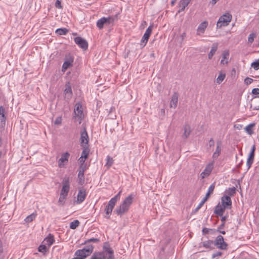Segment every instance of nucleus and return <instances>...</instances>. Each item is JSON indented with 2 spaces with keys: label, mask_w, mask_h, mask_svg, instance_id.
I'll list each match as a JSON object with an SVG mask.
<instances>
[{
  "label": "nucleus",
  "mask_w": 259,
  "mask_h": 259,
  "mask_svg": "<svg viewBox=\"0 0 259 259\" xmlns=\"http://www.w3.org/2000/svg\"><path fill=\"white\" fill-rule=\"evenodd\" d=\"M134 199V195L131 194L126 197L122 203L120 205V206L116 208L114 210V212H115L117 215L121 216L124 213L128 211L130 205L132 204Z\"/></svg>",
  "instance_id": "f257e3e1"
},
{
  "label": "nucleus",
  "mask_w": 259,
  "mask_h": 259,
  "mask_svg": "<svg viewBox=\"0 0 259 259\" xmlns=\"http://www.w3.org/2000/svg\"><path fill=\"white\" fill-rule=\"evenodd\" d=\"M116 19V17H102L97 21V26L99 29H102L104 25L109 26L111 24L112 25Z\"/></svg>",
  "instance_id": "f03ea898"
},
{
  "label": "nucleus",
  "mask_w": 259,
  "mask_h": 259,
  "mask_svg": "<svg viewBox=\"0 0 259 259\" xmlns=\"http://www.w3.org/2000/svg\"><path fill=\"white\" fill-rule=\"evenodd\" d=\"M93 249L94 246L92 245H88L82 249L76 250L75 252V255L84 259L93 252Z\"/></svg>",
  "instance_id": "7ed1b4c3"
},
{
  "label": "nucleus",
  "mask_w": 259,
  "mask_h": 259,
  "mask_svg": "<svg viewBox=\"0 0 259 259\" xmlns=\"http://www.w3.org/2000/svg\"><path fill=\"white\" fill-rule=\"evenodd\" d=\"M232 16L231 14L229 13L224 14L220 17L217 22V27L220 28L222 26H226L228 25L232 20Z\"/></svg>",
  "instance_id": "20e7f679"
},
{
  "label": "nucleus",
  "mask_w": 259,
  "mask_h": 259,
  "mask_svg": "<svg viewBox=\"0 0 259 259\" xmlns=\"http://www.w3.org/2000/svg\"><path fill=\"white\" fill-rule=\"evenodd\" d=\"M214 242V245L218 248L222 250H226L227 249L228 244L225 242L224 237L222 235H219L217 237Z\"/></svg>",
  "instance_id": "39448f33"
},
{
  "label": "nucleus",
  "mask_w": 259,
  "mask_h": 259,
  "mask_svg": "<svg viewBox=\"0 0 259 259\" xmlns=\"http://www.w3.org/2000/svg\"><path fill=\"white\" fill-rule=\"evenodd\" d=\"M153 26L150 25L148 27V28L146 29V32H145L144 35L142 37V38L141 40L140 45L142 47H144L147 44L149 38L151 34Z\"/></svg>",
  "instance_id": "423d86ee"
},
{
  "label": "nucleus",
  "mask_w": 259,
  "mask_h": 259,
  "mask_svg": "<svg viewBox=\"0 0 259 259\" xmlns=\"http://www.w3.org/2000/svg\"><path fill=\"white\" fill-rule=\"evenodd\" d=\"M63 187L61 190L60 194L61 195L67 196L69 191L70 185L68 178H65L62 182Z\"/></svg>",
  "instance_id": "0eeeda50"
},
{
  "label": "nucleus",
  "mask_w": 259,
  "mask_h": 259,
  "mask_svg": "<svg viewBox=\"0 0 259 259\" xmlns=\"http://www.w3.org/2000/svg\"><path fill=\"white\" fill-rule=\"evenodd\" d=\"M74 41L80 48L83 50H87L88 48V43L84 38L80 36L74 38Z\"/></svg>",
  "instance_id": "6e6552de"
},
{
  "label": "nucleus",
  "mask_w": 259,
  "mask_h": 259,
  "mask_svg": "<svg viewBox=\"0 0 259 259\" xmlns=\"http://www.w3.org/2000/svg\"><path fill=\"white\" fill-rule=\"evenodd\" d=\"M74 61L73 57L71 56H68L65 58V61L63 64L62 67V71L65 72L68 68L71 67Z\"/></svg>",
  "instance_id": "1a4fd4ad"
},
{
  "label": "nucleus",
  "mask_w": 259,
  "mask_h": 259,
  "mask_svg": "<svg viewBox=\"0 0 259 259\" xmlns=\"http://www.w3.org/2000/svg\"><path fill=\"white\" fill-rule=\"evenodd\" d=\"M255 145H253L251 151L249 153V154L248 155V157L247 160L246 165L248 167V169L250 168L251 167L252 163L254 161V158L255 155Z\"/></svg>",
  "instance_id": "9d476101"
},
{
  "label": "nucleus",
  "mask_w": 259,
  "mask_h": 259,
  "mask_svg": "<svg viewBox=\"0 0 259 259\" xmlns=\"http://www.w3.org/2000/svg\"><path fill=\"white\" fill-rule=\"evenodd\" d=\"M7 119L6 112L5 108L3 106H0V125L4 128L6 125V120Z\"/></svg>",
  "instance_id": "9b49d317"
},
{
  "label": "nucleus",
  "mask_w": 259,
  "mask_h": 259,
  "mask_svg": "<svg viewBox=\"0 0 259 259\" xmlns=\"http://www.w3.org/2000/svg\"><path fill=\"white\" fill-rule=\"evenodd\" d=\"M80 143L81 146L86 145H88L89 136L87 130L85 128L82 130L80 133Z\"/></svg>",
  "instance_id": "f8f14e48"
},
{
  "label": "nucleus",
  "mask_w": 259,
  "mask_h": 259,
  "mask_svg": "<svg viewBox=\"0 0 259 259\" xmlns=\"http://www.w3.org/2000/svg\"><path fill=\"white\" fill-rule=\"evenodd\" d=\"M213 169V163H210L206 165L204 170L201 174V176L202 179H204L208 176Z\"/></svg>",
  "instance_id": "ddd939ff"
},
{
  "label": "nucleus",
  "mask_w": 259,
  "mask_h": 259,
  "mask_svg": "<svg viewBox=\"0 0 259 259\" xmlns=\"http://www.w3.org/2000/svg\"><path fill=\"white\" fill-rule=\"evenodd\" d=\"M222 205L226 208H229L232 205V201L229 196H224L221 199Z\"/></svg>",
  "instance_id": "4468645a"
},
{
  "label": "nucleus",
  "mask_w": 259,
  "mask_h": 259,
  "mask_svg": "<svg viewBox=\"0 0 259 259\" xmlns=\"http://www.w3.org/2000/svg\"><path fill=\"white\" fill-rule=\"evenodd\" d=\"M114 200H110L108 202V204L106 205V208L105 209V211L107 215H110L111 214L112 210L114 208V207L115 205V203L114 201Z\"/></svg>",
  "instance_id": "2eb2a0df"
},
{
  "label": "nucleus",
  "mask_w": 259,
  "mask_h": 259,
  "mask_svg": "<svg viewBox=\"0 0 259 259\" xmlns=\"http://www.w3.org/2000/svg\"><path fill=\"white\" fill-rule=\"evenodd\" d=\"M207 26L208 22L206 21H205L200 23L197 30V34L200 35L201 34L203 33Z\"/></svg>",
  "instance_id": "dca6fc26"
},
{
  "label": "nucleus",
  "mask_w": 259,
  "mask_h": 259,
  "mask_svg": "<svg viewBox=\"0 0 259 259\" xmlns=\"http://www.w3.org/2000/svg\"><path fill=\"white\" fill-rule=\"evenodd\" d=\"M179 94L177 93H175L172 97L170 102V107L175 109L177 106L178 101Z\"/></svg>",
  "instance_id": "f3484780"
},
{
  "label": "nucleus",
  "mask_w": 259,
  "mask_h": 259,
  "mask_svg": "<svg viewBox=\"0 0 259 259\" xmlns=\"http://www.w3.org/2000/svg\"><path fill=\"white\" fill-rule=\"evenodd\" d=\"M86 197L85 191L84 189L80 190L77 194V202L79 203L84 201Z\"/></svg>",
  "instance_id": "a211bd4d"
},
{
  "label": "nucleus",
  "mask_w": 259,
  "mask_h": 259,
  "mask_svg": "<svg viewBox=\"0 0 259 259\" xmlns=\"http://www.w3.org/2000/svg\"><path fill=\"white\" fill-rule=\"evenodd\" d=\"M229 51L228 50H225L222 53V59L221 61L222 64H227L228 63V59L229 57Z\"/></svg>",
  "instance_id": "6ab92c4d"
},
{
  "label": "nucleus",
  "mask_w": 259,
  "mask_h": 259,
  "mask_svg": "<svg viewBox=\"0 0 259 259\" xmlns=\"http://www.w3.org/2000/svg\"><path fill=\"white\" fill-rule=\"evenodd\" d=\"M106 256L103 252H95L90 259H105Z\"/></svg>",
  "instance_id": "aec40b11"
},
{
  "label": "nucleus",
  "mask_w": 259,
  "mask_h": 259,
  "mask_svg": "<svg viewBox=\"0 0 259 259\" xmlns=\"http://www.w3.org/2000/svg\"><path fill=\"white\" fill-rule=\"evenodd\" d=\"M218 43H213L211 46V48L210 51L208 54V58L209 59H211L214 54L215 53L216 51L218 50Z\"/></svg>",
  "instance_id": "412c9836"
},
{
  "label": "nucleus",
  "mask_w": 259,
  "mask_h": 259,
  "mask_svg": "<svg viewBox=\"0 0 259 259\" xmlns=\"http://www.w3.org/2000/svg\"><path fill=\"white\" fill-rule=\"evenodd\" d=\"M69 156L70 154L67 152L62 154L58 161L59 166L60 167H62V163L64 162L65 161H68Z\"/></svg>",
  "instance_id": "4be33fe9"
},
{
  "label": "nucleus",
  "mask_w": 259,
  "mask_h": 259,
  "mask_svg": "<svg viewBox=\"0 0 259 259\" xmlns=\"http://www.w3.org/2000/svg\"><path fill=\"white\" fill-rule=\"evenodd\" d=\"M202 245L205 248L211 250L214 249V242L212 240H209L204 241L202 243Z\"/></svg>",
  "instance_id": "5701e85b"
},
{
  "label": "nucleus",
  "mask_w": 259,
  "mask_h": 259,
  "mask_svg": "<svg viewBox=\"0 0 259 259\" xmlns=\"http://www.w3.org/2000/svg\"><path fill=\"white\" fill-rule=\"evenodd\" d=\"M191 0H181L179 3L180 10L178 13L183 11L185 8L188 5Z\"/></svg>",
  "instance_id": "b1692460"
},
{
  "label": "nucleus",
  "mask_w": 259,
  "mask_h": 259,
  "mask_svg": "<svg viewBox=\"0 0 259 259\" xmlns=\"http://www.w3.org/2000/svg\"><path fill=\"white\" fill-rule=\"evenodd\" d=\"M184 133L183 137L185 139H187L190 135L191 132V129L189 124H185L184 126Z\"/></svg>",
  "instance_id": "393cba45"
},
{
  "label": "nucleus",
  "mask_w": 259,
  "mask_h": 259,
  "mask_svg": "<svg viewBox=\"0 0 259 259\" xmlns=\"http://www.w3.org/2000/svg\"><path fill=\"white\" fill-rule=\"evenodd\" d=\"M226 208L223 206H221V205H218L215 207V209L214 210V213L215 214L219 215V216L222 217V216H223Z\"/></svg>",
  "instance_id": "a878e982"
},
{
  "label": "nucleus",
  "mask_w": 259,
  "mask_h": 259,
  "mask_svg": "<svg viewBox=\"0 0 259 259\" xmlns=\"http://www.w3.org/2000/svg\"><path fill=\"white\" fill-rule=\"evenodd\" d=\"M81 146L83 147V150L81 153L80 157H83L84 159H87L88 158L89 152H90V149L89 148V146H88V145H83Z\"/></svg>",
  "instance_id": "bb28decb"
},
{
  "label": "nucleus",
  "mask_w": 259,
  "mask_h": 259,
  "mask_svg": "<svg viewBox=\"0 0 259 259\" xmlns=\"http://www.w3.org/2000/svg\"><path fill=\"white\" fill-rule=\"evenodd\" d=\"M74 113L77 116L80 117L82 114V110L81 105L78 103L75 105Z\"/></svg>",
  "instance_id": "cd10ccee"
},
{
  "label": "nucleus",
  "mask_w": 259,
  "mask_h": 259,
  "mask_svg": "<svg viewBox=\"0 0 259 259\" xmlns=\"http://www.w3.org/2000/svg\"><path fill=\"white\" fill-rule=\"evenodd\" d=\"M44 241L46 245L50 246L55 241L54 236L50 234L49 236L45 239Z\"/></svg>",
  "instance_id": "c85d7f7f"
},
{
  "label": "nucleus",
  "mask_w": 259,
  "mask_h": 259,
  "mask_svg": "<svg viewBox=\"0 0 259 259\" xmlns=\"http://www.w3.org/2000/svg\"><path fill=\"white\" fill-rule=\"evenodd\" d=\"M221 143H217V146L215 149V151L213 153L212 157L214 159H217L219 156L221 152V148L220 147Z\"/></svg>",
  "instance_id": "c756f323"
},
{
  "label": "nucleus",
  "mask_w": 259,
  "mask_h": 259,
  "mask_svg": "<svg viewBox=\"0 0 259 259\" xmlns=\"http://www.w3.org/2000/svg\"><path fill=\"white\" fill-rule=\"evenodd\" d=\"M255 126V123H250L245 127V131L249 134L252 135L253 133L252 128Z\"/></svg>",
  "instance_id": "7c9ffc66"
},
{
  "label": "nucleus",
  "mask_w": 259,
  "mask_h": 259,
  "mask_svg": "<svg viewBox=\"0 0 259 259\" xmlns=\"http://www.w3.org/2000/svg\"><path fill=\"white\" fill-rule=\"evenodd\" d=\"M68 30L67 29H66L65 28H62L57 29L56 30L55 32L58 35H65L68 32Z\"/></svg>",
  "instance_id": "2f4dec72"
},
{
  "label": "nucleus",
  "mask_w": 259,
  "mask_h": 259,
  "mask_svg": "<svg viewBox=\"0 0 259 259\" xmlns=\"http://www.w3.org/2000/svg\"><path fill=\"white\" fill-rule=\"evenodd\" d=\"M78 184L82 185L84 183V176L83 173L79 172L78 174Z\"/></svg>",
  "instance_id": "473e14b6"
},
{
  "label": "nucleus",
  "mask_w": 259,
  "mask_h": 259,
  "mask_svg": "<svg viewBox=\"0 0 259 259\" xmlns=\"http://www.w3.org/2000/svg\"><path fill=\"white\" fill-rule=\"evenodd\" d=\"M103 249L104 250L103 252H104L106 256L107 255V254H108V255L114 254L113 250L111 247H106L104 246L103 247Z\"/></svg>",
  "instance_id": "72a5a7b5"
},
{
  "label": "nucleus",
  "mask_w": 259,
  "mask_h": 259,
  "mask_svg": "<svg viewBox=\"0 0 259 259\" xmlns=\"http://www.w3.org/2000/svg\"><path fill=\"white\" fill-rule=\"evenodd\" d=\"M79 225V222L77 220H75L70 223V228L71 229H75Z\"/></svg>",
  "instance_id": "f704fd0d"
},
{
  "label": "nucleus",
  "mask_w": 259,
  "mask_h": 259,
  "mask_svg": "<svg viewBox=\"0 0 259 259\" xmlns=\"http://www.w3.org/2000/svg\"><path fill=\"white\" fill-rule=\"evenodd\" d=\"M226 74L225 73L221 72L217 78V82L219 84H220L224 80Z\"/></svg>",
  "instance_id": "c9c22d12"
},
{
  "label": "nucleus",
  "mask_w": 259,
  "mask_h": 259,
  "mask_svg": "<svg viewBox=\"0 0 259 259\" xmlns=\"http://www.w3.org/2000/svg\"><path fill=\"white\" fill-rule=\"evenodd\" d=\"M67 196L61 195L60 194V198L58 201V204L60 206H63L65 203V200Z\"/></svg>",
  "instance_id": "e433bc0d"
},
{
  "label": "nucleus",
  "mask_w": 259,
  "mask_h": 259,
  "mask_svg": "<svg viewBox=\"0 0 259 259\" xmlns=\"http://www.w3.org/2000/svg\"><path fill=\"white\" fill-rule=\"evenodd\" d=\"M36 215V214H35L34 213L30 214L25 219V222L26 223H30L32 222L35 219Z\"/></svg>",
  "instance_id": "4c0bfd02"
},
{
  "label": "nucleus",
  "mask_w": 259,
  "mask_h": 259,
  "mask_svg": "<svg viewBox=\"0 0 259 259\" xmlns=\"http://www.w3.org/2000/svg\"><path fill=\"white\" fill-rule=\"evenodd\" d=\"M256 35L254 33H251L249 34L248 37V43L251 44L253 41L254 39L256 37Z\"/></svg>",
  "instance_id": "58836bf2"
},
{
  "label": "nucleus",
  "mask_w": 259,
  "mask_h": 259,
  "mask_svg": "<svg viewBox=\"0 0 259 259\" xmlns=\"http://www.w3.org/2000/svg\"><path fill=\"white\" fill-rule=\"evenodd\" d=\"M100 241V239L98 238H92L85 240L82 244H87L90 242L98 243Z\"/></svg>",
  "instance_id": "ea45409f"
},
{
  "label": "nucleus",
  "mask_w": 259,
  "mask_h": 259,
  "mask_svg": "<svg viewBox=\"0 0 259 259\" xmlns=\"http://www.w3.org/2000/svg\"><path fill=\"white\" fill-rule=\"evenodd\" d=\"M251 66L254 68L255 70H257L259 69V59L252 62L251 64Z\"/></svg>",
  "instance_id": "a19ab883"
},
{
  "label": "nucleus",
  "mask_w": 259,
  "mask_h": 259,
  "mask_svg": "<svg viewBox=\"0 0 259 259\" xmlns=\"http://www.w3.org/2000/svg\"><path fill=\"white\" fill-rule=\"evenodd\" d=\"M113 158L109 156H107L106 165L108 166V167L111 166V165L113 164Z\"/></svg>",
  "instance_id": "79ce46f5"
},
{
  "label": "nucleus",
  "mask_w": 259,
  "mask_h": 259,
  "mask_svg": "<svg viewBox=\"0 0 259 259\" xmlns=\"http://www.w3.org/2000/svg\"><path fill=\"white\" fill-rule=\"evenodd\" d=\"M236 190V189L235 187L230 188L227 193L229 196H232L235 194Z\"/></svg>",
  "instance_id": "37998d69"
},
{
  "label": "nucleus",
  "mask_w": 259,
  "mask_h": 259,
  "mask_svg": "<svg viewBox=\"0 0 259 259\" xmlns=\"http://www.w3.org/2000/svg\"><path fill=\"white\" fill-rule=\"evenodd\" d=\"M47 247L46 245H40L38 247V251L40 252H46L47 251Z\"/></svg>",
  "instance_id": "c03bdc74"
},
{
  "label": "nucleus",
  "mask_w": 259,
  "mask_h": 259,
  "mask_svg": "<svg viewBox=\"0 0 259 259\" xmlns=\"http://www.w3.org/2000/svg\"><path fill=\"white\" fill-rule=\"evenodd\" d=\"M64 92L65 93V94H68V93L72 94V92L71 88V86L69 85V83H68V84H66V88L64 90Z\"/></svg>",
  "instance_id": "a18cd8bd"
},
{
  "label": "nucleus",
  "mask_w": 259,
  "mask_h": 259,
  "mask_svg": "<svg viewBox=\"0 0 259 259\" xmlns=\"http://www.w3.org/2000/svg\"><path fill=\"white\" fill-rule=\"evenodd\" d=\"M87 169V164L80 165L78 168V172L81 173H83Z\"/></svg>",
  "instance_id": "49530a36"
},
{
  "label": "nucleus",
  "mask_w": 259,
  "mask_h": 259,
  "mask_svg": "<svg viewBox=\"0 0 259 259\" xmlns=\"http://www.w3.org/2000/svg\"><path fill=\"white\" fill-rule=\"evenodd\" d=\"M214 188H215V184H214V183H213L209 186L208 191L206 194H208L209 195L212 194L214 191Z\"/></svg>",
  "instance_id": "de8ad7c7"
},
{
  "label": "nucleus",
  "mask_w": 259,
  "mask_h": 259,
  "mask_svg": "<svg viewBox=\"0 0 259 259\" xmlns=\"http://www.w3.org/2000/svg\"><path fill=\"white\" fill-rule=\"evenodd\" d=\"M253 80L249 77H246L244 79V82L246 85L251 84L253 82Z\"/></svg>",
  "instance_id": "09e8293b"
},
{
  "label": "nucleus",
  "mask_w": 259,
  "mask_h": 259,
  "mask_svg": "<svg viewBox=\"0 0 259 259\" xmlns=\"http://www.w3.org/2000/svg\"><path fill=\"white\" fill-rule=\"evenodd\" d=\"M121 193V191H119L118 192V193L116 195H115L114 197L110 199V200H114L113 202L116 203L117 201V199H118V197H119V196H120Z\"/></svg>",
  "instance_id": "8fccbe9b"
},
{
  "label": "nucleus",
  "mask_w": 259,
  "mask_h": 259,
  "mask_svg": "<svg viewBox=\"0 0 259 259\" xmlns=\"http://www.w3.org/2000/svg\"><path fill=\"white\" fill-rule=\"evenodd\" d=\"M62 122V118L61 117H58L55 122H54V123L55 124H56V125H59V124H60Z\"/></svg>",
  "instance_id": "3c124183"
},
{
  "label": "nucleus",
  "mask_w": 259,
  "mask_h": 259,
  "mask_svg": "<svg viewBox=\"0 0 259 259\" xmlns=\"http://www.w3.org/2000/svg\"><path fill=\"white\" fill-rule=\"evenodd\" d=\"M252 94L255 95H259V89L258 88H254L252 90Z\"/></svg>",
  "instance_id": "603ef678"
},
{
  "label": "nucleus",
  "mask_w": 259,
  "mask_h": 259,
  "mask_svg": "<svg viewBox=\"0 0 259 259\" xmlns=\"http://www.w3.org/2000/svg\"><path fill=\"white\" fill-rule=\"evenodd\" d=\"M55 7L58 8H61V3L60 0H57V1L55 3Z\"/></svg>",
  "instance_id": "864d4df0"
},
{
  "label": "nucleus",
  "mask_w": 259,
  "mask_h": 259,
  "mask_svg": "<svg viewBox=\"0 0 259 259\" xmlns=\"http://www.w3.org/2000/svg\"><path fill=\"white\" fill-rule=\"evenodd\" d=\"M86 159H84L83 157H80V158L78 159V162L80 163V165H83L85 164V160Z\"/></svg>",
  "instance_id": "5fc2aeb1"
},
{
  "label": "nucleus",
  "mask_w": 259,
  "mask_h": 259,
  "mask_svg": "<svg viewBox=\"0 0 259 259\" xmlns=\"http://www.w3.org/2000/svg\"><path fill=\"white\" fill-rule=\"evenodd\" d=\"M204 204V203H202V202L201 201L198 205V206L195 209L194 212H196L198 211L199 210V209Z\"/></svg>",
  "instance_id": "6e6d98bb"
},
{
  "label": "nucleus",
  "mask_w": 259,
  "mask_h": 259,
  "mask_svg": "<svg viewBox=\"0 0 259 259\" xmlns=\"http://www.w3.org/2000/svg\"><path fill=\"white\" fill-rule=\"evenodd\" d=\"M222 255V252L217 251L212 254V257L214 258L215 257L221 256Z\"/></svg>",
  "instance_id": "4d7b16f0"
},
{
  "label": "nucleus",
  "mask_w": 259,
  "mask_h": 259,
  "mask_svg": "<svg viewBox=\"0 0 259 259\" xmlns=\"http://www.w3.org/2000/svg\"><path fill=\"white\" fill-rule=\"evenodd\" d=\"M210 196V195H209L208 194H206L205 197L203 198V199L201 201L202 202V203H204L207 200V199L209 198Z\"/></svg>",
  "instance_id": "13d9d810"
},
{
  "label": "nucleus",
  "mask_w": 259,
  "mask_h": 259,
  "mask_svg": "<svg viewBox=\"0 0 259 259\" xmlns=\"http://www.w3.org/2000/svg\"><path fill=\"white\" fill-rule=\"evenodd\" d=\"M234 127L236 129L240 130L242 128V125L241 124H235Z\"/></svg>",
  "instance_id": "bf43d9fd"
},
{
  "label": "nucleus",
  "mask_w": 259,
  "mask_h": 259,
  "mask_svg": "<svg viewBox=\"0 0 259 259\" xmlns=\"http://www.w3.org/2000/svg\"><path fill=\"white\" fill-rule=\"evenodd\" d=\"M214 145V142L212 139H211L209 141V146L210 147L213 146Z\"/></svg>",
  "instance_id": "052dcab7"
},
{
  "label": "nucleus",
  "mask_w": 259,
  "mask_h": 259,
  "mask_svg": "<svg viewBox=\"0 0 259 259\" xmlns=\"http://www.w3.org/2000/svg\"><path fill=\"white\" fill-rule=\"evenodd\" d=\"M209 231V230L207 228H203L202 230V232L204 234H208Z\"/></svg>",
  "instance_id": "680f3d73"
},
{
  "label": "nucleus",
  "mask_w": 259,
  "mask_h": 259,
  "mask_svg": "<svg viewBox=\"0 0 259 259\" xmlns=\"http://www.w3.org/2000/svg\"><path fill=\"white\" fill-rule=\"evenodd\" d=\"M105 259H114V254L108 255V256L106 255V258Z\"/></svg>",
  "instance_id": "e2e57ef3"
},
{
  "label": "nucleus",
  "mask_w": 259,
  "mask_h": 259,
  "mask_svg": "<svg viewBox=\"0 0 259 259\" xmlns=\"http://www.w3.org/2000/svg\"><path fill=\"white\" fill-rule=\"evenodd\" d=\"M219 1V0H211V1L210 2V4L212 6H214Z\"/></svg>",
  "instance_id": "0e129e2a"
},
{
  "label": "nucleus",
  "mask_w": 259,
  "mask_h": 259,
  "mask_svg": "<svg viewBox=\"0 0 259 259\" xmlns=\"http://www.w3.org/2000/svg\"><path fill=\"white\" fill-rule=\"evenodd\" d=\"M225 226V223H222L221 225L218 228V230H221V229H223Z\"/></svg>",
  "instance_id": "69168bd1"
},
{
  "label": "nucleus",
  "mask_w": 259,
  "mask_h": 259,
  "mask_svg": "<svg viewBox=\"0 0 259 259\" xmlns=\"http://www.w3.org/2000/svg\"><path fill=\"white\" fill-rule=\"evenodd\" d=\"M222 217L221 218V221L222 222V223H225V221L227 219V216H222Z\"/></svg>",
  "instance_id": "338daca9"
},
{
  "label": "nucleus",
  "mask_w": 259,
  "mask_h": 259,
  "mask_svg": "<svg viewBox=\"0 0 259 259\" xmlns=\"http://www.w3.org/2000/svg\"><path fill=\"white\" fill-rule=\"evenodd\" d=\"M147 22L145 21H143L141 24V27L144 28L145 26L147 25Z\"/></svg>",
  "instance_id": "774afa93"
}]
</instances>
